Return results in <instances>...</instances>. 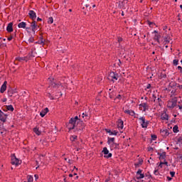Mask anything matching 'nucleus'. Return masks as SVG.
Instances as JSON below:
<instances>
[{
    "label": "nucleus",
    "instance_id": "obj_29",
    "mask_svg": "<svg viewBox=\"0 0 182 182\" xmlns=\"http://www.w3.org/2000/svg\"><path fill=\"white\" fill-rule=\"evenodd\" d=\"M6 109H7V110H10V112H14V106L11 105L6 106Z\"/></svg>",
    "mask_w": 182,
    "mask_h": 182
},
{
    "label": "nucleus",
    "instance_id": "obj_9",
    "mask_svg": "<svg viewBox=\"0 0 182 182\" xmlns=\"http://www.w3.org/2000/svg\"><path fill=\"white\" fill-rule=\"evenodd\" d=\"M8 117V115L4 113L2 111H0V120L1 122H3V123H5L6 122V118Z\"/></svg>",
    "mask_w": 182,
    "mask_h": 182
},
{
    "label": "nucleus",
    "instance_id": "obj_6",
    "mask_svg": "<svg viewBox=\"0 0 182 182\" xmlns=\"http://www.w3.org/2000/svg\"><path fill=\"white\" fill-rule=\"evenodd\" d=\"M21 163H22V161H19V159H18L16 156H13L11 157V164L14 166H19Z\"/></svg>",
    "mask_w": 182,
    "mask_h": 182
},
{
    "label": "nucleus",
    "instance_id": "obj_53",
    "mask_svg": "<svg viewBox=\"0 0 182 182\" xmlns=\"http://www.w3.org/2000/svg\"><path fill=\"white\" fill-rule=\"evenodd\" d=\"M41 21H42V18H39V17L37 18V21H38V22H41Z\"/></svg>",
    "mask_w": 182,
    "mask_h": 182
},
{
    "label": "nucleus",
    "instance_id": "obj_27",
    "mask_svg": "<svg viewBox=\"0 0 182 182\" xmlns=\"http://www.w3.org/2000/svg\"><path fill=\"white\" fill-rule=\"evenodd\" d=\"M136 178H137V180H140L141 178H144V174L139 173V175H136Z\"/></svg>",
    "mask_w": 182,
    "mask_h": 182
},
{
    "label": "nucleus",
    "instance_id": "obj_59",
    "mask_svg": "<svg viewBox=\"0 0 182 182\" xmlns=\"http://www.w3.org/2000/svg\"><path fill=\"white\" fill-rule=\"evenodd\" d=\"M2 102H6V98L3 99V100H2Z\"/></svg>",
    "mask_w": 182,
    "mask_h": 182
},
{
    "label": "nucleus",
    "instance_id": "obj_7",
    "mask_svg": "<svg viewBox=\"0 0 182 182\" xmlns=\"http://www.w3.org/2000/svg\"><path fill=\"white\" fill-rule=\"evenodd\" d=\"M102 153L105 154V159H110V157H112V153H109V150L107 147L103 148Z\"/></svg>",
    "mask_w": 182,
    "mask_h": 182
},
{
    "label": "nucleus",
    "instance_id": "obj_30",
    "mask_svg": "<svg viewBox=\"0 0 182 182\" xmlns=\"http://www.w3.org/2000/svg\"><path fill=\"white\" fill-rule=\"evenodd\" d=\"M48 23L52 24L53 23V17H49L48 19Z\"/></svg>",
    "mask_w": 182,
    "mask_h": 182
},
{
    "label": "nucleus",
    "instance_id": "obj_57",
    "mask_svg": "<svg viewBox=\"0 0 182 182\" xmlns=\"http://www.w3.org/2000/svg\"><path fill=\"white\" fill-rule=\"evenodd\" d=\"M164 164H165L166 166H168V163L167 161L163 162Z\"/></svg>",
    "mask_w": 182,
    "mask_h": 182
},
{
    "label": "nucleus",
    "instance_id": "obj_48",
    "mask_svg": "<svg viewBox=\"0 0 182 182\" xmlns=\"http://www.w3.org/2000/svg\"><path fill=\"white\" fill-rule=\"evenodd\" d=\"M154 149L152 147L148 148V151H153Z\"/></svg>",
    "mask_w": 182,
    "mask_h": 182
},
{
    "label": "nucleus",
    "instance_id": "obj_28",
    "mask_svg": "<svg viewBox=\"0 0 182 182\" xmlns=\"http://www.w3.org/2000/svg\"><path fill=\"white\" fill-rule=\"evenodd\" d=\"M173 133H178V127L177 125H175L173 128Z\"/></svg>",
    "mask_w": 182,
    "mask_h": 182
},
{
    "label": "nucleus",
    "instance_id": "obj_34",
    "mask_svg": "<svg viewBox=\"0 0 182 182\" xmlns=\"http://www.w3.org/2000/svg\"><path fill=\"white\" fill-rule=\"evenodd\" d=\"M51 85L53 86V87H60V85L56 84V83H55V82H53V83L51 84Z\"/></svg>",
    "mask_w": 182,
    "mask_h": 182
},
{
    "label": "nucleus",
    "instance_id": "obj_47",
    "mask_svg": "<svg viewBox=\"0 0 182 182\" xmlns=\"http://www.w3.org/2000/svg\"><path fill=\"white\" fill-rule=\"evenodd\" d=\"M167 180H168V181H171V180H173V178L170 176H167Z\"/></svg>",
    "mask_w": 182,
    "mask_h": 182
},
{
    "label": "nucleus",
    "instance_id": "obj_63",
    "mask_svg": "<svg viewBox=\"0 0 182 182\" xmlns=\"http://www.w3.org/2000/svg\"><path fill=\"white\" fill-rule=\"evenodd\" d=\"M166 43H168V41H167V40L165 41V45H166Z\"/></svg>",
    "mask_w": 182,
    "mask_h": 182
},
{
    "label": "nucleus",
    "instance_id": "obj_61",
    "mask_svg": "<svg viewBox=\"0 0 182 182\" xmlns=\"http://www.w3.org/2000/svg\"><path fill=\"white\" fill-rule=\"evenodd\" d=\"M119 60V66H120V65H122V61H120V60Z\"/></svg>",
    "mask_w": 182,
    "mask_h": 182
},
{
    "label": "nucleus",
    "instance_id": "obj_35",
    "mask_svg": "<svg viewBox=\"0 0 182 182\" xmlns=\"http://www.w3.org/2000/svg\"><path fill=\"white\" fill-rule=\"evenodd\" d=\"M77 139V136H72L70 137V140L71 141H75V140H76Z\"/></svg>",
    "mask_w": 182,
    "mask_h": 182
},
{
    "label": "nucleus",
    "instance_id": "obj_26",
    "mask_svg": "<svg viewBox=\"0 0 182 182\" xmlns=\"http://www.w3.org/2000/svg\"><path fill=\"white\" fill-rule=\"evenodd\" d=\"M107 143L108 144H112V143H114V138L108 137Z\"/></svg>",
    "mask_w": 182,
    "mask_h": 182
},
{
    "label": "nucleus",
    "instance_id": "obj_44",
    "mask_svg": "<svg viewBox=\"0 0 182 182\" xmlns=\"http://www.w3.org/2000/svg\"><path fill=\"white\" fill-rule=\"evenodd\" d=\"M113 96H114V93H109V97L110 99H113Z\"/></svg>",
    "mask_w": 182,
    "mask_h": 182
},
{
    "label": "nucleus",
    "instance_id": "obj_15",
    "mask_svg": "<svg viewBox=\"0 0 182 182\" xmlns=\"http://www.w3.org/2000/svg\"><path fill=\"white\" fill-rule=\"evenodd\" d=\"M48 112H49V109H48V107H46L43 111H41L40 112V116H41V117H45V116H46V113H48Z\"/></svg>",
    "mask_w": 182,
    "mask_h": 182
},
{
    "label": "nucleus",
    "instance_id": "obj_3",
    "mask_svg": "<svg viewBox=\"0 0 182 182\" xmlns=\"http://www.w3.org/2000/svg\"><path fill=\"white\" fill-rule=\"evenodd\" d=\"M85 127H86V125L81 120H79V122L76 123V126L75 127L77 130H83Z\"/></svg>",
    "mask_w": 182,
    "mask_h": 182
},
{
    "label": "nucleus",
    "instance_id": "obj_39",
    "mask_svg": "<svg viewBox=\"0 0 182 182\" xmlns=\"http://www.w3.org/2000/svg\"><path fill=\"white\" fill-rule=\"evenodd\" d=\"M157 139V136L156 135H151V139L152 140H156Z\"/></svg>",
    "mask_w": 182,
    "mask_h": 182
},
{
    "label": "nucleus",
    "instance_id": "obj_8",
    "mask_svg": "<svg viewBox=\"0 0 182 182\" xmlns=\"http://www.w3.org/2000/svg\"><path fill=\"white\" fill-rule=\"evenodd\" d=\"M38 27L39 26H38L36 21L35 20H33V22H31V28L32 29V32L35 33V31H37Z\"/></svg>",
    "mask_w": 182,
    "mask_h": 182
},
{
    "label": "nucleus",
    "instance_id": "obj_41",
    "mask_svg": "<svg viewBox=\"0 0 182 182\" xmlns=\"http://www.w3.org/2000/svg\"><path fill=\"white\" fill-rule=\"evenodd\" d=\"M141 169L138 170V171L136 172V176H139V174H141Z\"/></svg>",
    "mask_w": 182,
    "mask_h": 182
},
{
    "label": "nucleus",
    "instance_id": "obj_2",
    "mask_svg": "<svg viewBox=\"0 0 182 182\" xmlns=\"http://www.w3.org/2000/svg\"><path fill=\"white\" fill-rule=\"evenodd\" d=\"M140 121L139 123L143 129H147L149 126V121H146V118L144 117H141L138 118Z\"/></svg>",
    "mask_w": 182,
    "mask_h": 182
},
{
    "label": "nucleus",
    "instance_id": "obj_10",
    "mask_svg": "<svg viewBox=\"0 0 182 182\" xmlns=\"http://www.w3.org/2000/svg\"><path fill=\"white\" fill-rule=\"evenodd\" d=\"M28 15L32 21H35L36 19V13L33 11V10H30L28 11Z\"/></svg>",
    "mask_w": 182,
    "mask_h": 182
},
{
    "label": "nucleus",
    "instance_id": "obj_4",
    "mask_svg": "<svg viewBox=\"0 0 182 182\" xmlns=\"http://www.w3.org/2000/svg\"><path fill=\"white\" fill-rule=\"evenodd\" d=\"M177 106V100H171L168 102L167 107L169 109H174Z\"/></svg>",
    "mask_w": 182,
    "mask_h": 182
},
{
    "label": "nucleus",
    "instance_id": "obj_33",
    "mask_svg": "<svg viewBox=\"0 0 182 182\" xmlns=\"http://www.w3.org/2000/svg\"><path fill=\"white\" fill-rule=\"evenodd\" d=\"M39 43L42 44L43 43V45L45 44V39H43V38L40 37V41H38Z\"/></svg>",
    "mask_w": 182,
    "mask_h": 182
},
{
    "label": "nucleus",
    "instance_id": "obj_17",
    "mask_svg": "<svg viewBox=\"0 0 182 182\" xmlns=\"http://www.w3.org/2000/svg\"><path fill=\"white\" fill-rule=\"evenodd\" d=\"M26 58H27V61L31 60L32 58H35V54L33 53V51H31V53H29L28 55L26 56Z\"/></svg>",
    "mask_w": 182,
    "mask_h": 182
},
{
    "label": "nucleus",
    "instance_id": "obj_21",
    "mask_svg": "<svg viewBox=\"0 0 182 182\" xmlns=\"http://www.w3.org/2000/svg\"><path fill=\"white\" fill-rule=\"evenodd\" d=\"M124 113H127V114H129V116H134L135 113L134 111L133 110H129V109H126L124 111Z\"/></svg>",
    "mask_w": 182,
    "mask_h": 182
},
{
    "label": "nucleus",
    "instance_id": "obj_55",
    "mask_svg": "<svg viewBox=\"0 0 182 182\" xmlns=\"http://www.w3.org/2000/svg\"><path fill=\"white\" fill-rule=\"evenodd\" d=\"M178 107H179L180 110H181L182 112V105H178Z\"/></svg>",
    "mask_w": 182,
    "mask_h": 182
},
{
    "label": "nucleus",
    "instance_id": "obj_56",
    "mask_svg": "<svg viewBox=\"0 0 182 182\" xmlns=\"http://www.w3.org/2000/svg\"><path fill=\"white\" fill-rule=\"evenodd\" d=\"M28 42H30V43L33 42V38L29 39V40H28Z\"/></svg>",
    "mask_w": 182,
    "mask_h": 182
},
{
    "label": "nucleus",
    "instance_id": "obj_54",
    "mask_svg": "<svg viewBox=\"0 0 182 182\" xmlns=\"http://www.w3.org/2000/svg\"><path fill=\"white\" fill-rule=\"evenodd\" d=\"M178 70H180V72H181V70H182L181 66H178Z\"/></svg>",
    "mask_w": 182,
    "mask_h": 182
},
{
    "label": "nucleus",
    "instance_id": "obj_11",
    "mask_svg": "<svg viewBox=\"0 0 182 182\" xmlns=\"http://www.w3.org/2000/svg\"><path fill=\"white\" fill-rule=\"evenodd\" d=\"M14 26V23H9L6 27V31L7 32H14V28L12 27Z\"/></svg>",
    "mask_w": 182,
    "mask_h": 182
},
{
    "label": "nucleus",
    "instance_id": "obj_22",
    "mask_svg": "<svg viewBox=\"0 0 182 182\" xmlns=\"http://www.w3.org/2000/svg\"><path fill=\"white\" fill-rule=\"evenodd\" d=\"M18 28H23V29H25V28H26V23L25 22H21L18 24Z\"/></svg>",
    "mask_w": 182,
    "mask_h": 182
},
{
    "label": "nucleus",
    "instance_id": "obj_20",
    "mask_svg": "<svg viewBox=\"0 0 182 182\" xmlns=\"http://www.w3.org/2000/svg\"><path fill=\"white\" fill-rule=\"evenodd\" d=\"M161 119L162 120H168V114H167L166 112L161 114Z\"/></svg>",
    "mask_w": 182,
    "mask_h": 182
},
{
    "label": "nucleus",
    "instance_id": "obj_18",
    "mask_svg": "<svg viewBox=\"0 0 182 182\" xmlns=\"http://www.w3.org/2000/svg\"><path fill=\"white\" fill-rule=\"evenodd\" d=\"M16 60H18V62H22V61H25V62H28V58H26V56L25 57H18L16 58Z\"/></svg>",
    "mask_w": 182,
    "mask_h": 182
},
{
    "label": "nucleus",
    "instance_id": "obj_50",
    "mask_svg": "<svg viewBox=\"0 0 182 182\" xmlns=\"http://www.w3.org/2000/svg\"><path fill=\"white\" fill-rule=\"evenodd\" d=\"M151 87V85L148 84L146 86V89H150Z\"/></svg>",
    "mask_w": 182,
    "mask_h": 182
},
{
    "label": "nucleus",
    "instance_id": "obj_12",
    "mask_svg": "<svg viewBox=\"0 0 182 182\" xmlns=\"http://www.w3.org/2000/svg\"><path fill=\"white\" fill-rule=\"evenodd\" d=\"M6 85H8V82L4 81V84L1 85L0 89L1 93H4L5 90H6Z\"/></svg>",
    "mask_w": 182,
    "mask_h": 182
},
{
    "label": "nucleus",
    "instance_id": "obj_45",
    "mask_svg": "<svg viewBox=\"0 0 182 182\" xmlns=\"http://www.w3.org/2000/svg\"><path fill=\"white\" fill-rule=\"evenodd\" d=\"M143 161H139L138 164H135V166H139V164H142Z\"/></svg>",
    "mask_w": 182,
    "mask_h": 182
},
{
    "label": "nucleus",
    "instance_id": "obj_38",
    "mask_svg": "<svg viewBox=\"0 0 182 182\" xmlns=\"http://www.w3.org/2000/svg\"><path fill=\"white\" fill-rule=\"evenodd\" d=\"M178 143H181L182 144V136H179L178 138Z\"/></svg>",
    "mask_w": 182,
    "mask_h": 182
},
{
    "label": "nucleus",
    "instance_id": "obj_62",
    "mask_svg": "<svg viewBox=\"0 0 182 182\" xmlns=\"http://www.w3.org/2000/svg\"><path fill=\"white\" fill-rule=\"evenodd\" d=\"M69 177H73V174L70 173V174H69Z\"/></svg>",
    "mask_w": 182,
    "mask_h": 182
},
{
    "label": "nucleus",
    "instance_id": "obj_14",
    "mask_svg": "<svg viewBox=\"0 0 182 182\" xmlns=\"http://www.w3.org/2000/svg\"><path fill=\"white\" fill-rule=\"evenodd\" d=\"M15 93H16V90H12V88L9 89L8 95L10 97H12V96H14V95H15Z\"/></svg>",
    "mask_w": 182,
    "mask_h": 182
},
{
    "label": "nucleus",
    "instance_id": "obj_36",
    "mask_svg": "<svg viewBox=\"0 0 182 182\" xmlns=\"http://www.w3.org/2000/svg\"><path fill=\"white\" fill-rule=\"evenodd\" d=\"M173 63L174 66H177L178 65V60H173Z\"/></svg>",
    "mask_w": 182,
    "mask_h": 182
},
{
    "label": "nucleus",
    "instance_id": "obj_52",
    "mask_svg": "<svg viewBox=\"0 0 182 182\" xmlns=\"http://www.w3.org/2000/svg\"><path fill=\"white\" fill-rule=\"evenodd\" d=\"M163 164H164V163H163V162H161V163H160L159 167H161H161H163Z\"/></svg>",
    "mask_w": 182,
    "mask_h": 182
},
{
    "label": "nucleus",
    "instance_id": "obj_13",
    "mask_svg": "<svg viewBox=\"0 0 182 182\" xmlns=\"http://www.w3.org/2000/svg\"><path fill=\"white\" fill-rule=\"evenodd\" d=\"M139 107L144 108V112H146V110H149V105L146 102H142L139 105Z\"/></svg>",
    "mask_w": 182,
    "mask_h": 182
},
{
    "label": "nucleus",
    "instance_id": "obj_46",
    "mask_svg": "<svg viewBox=\"0 0 182 182\" xmlns=\"http://www.w3.org/2000/svg\"><path fill=\"white\" fill-rule=\"evenodd\" d=\"M121 97H122V95H118L117 97L115 98V100H116L117 99H118L119 100H120V98H121Z\"/></svg>",
    "mask_w": 182,
    "mask_h": 182
},
{
    "label": "nucleus",
    "instance_id": "obj_32",
    "mask_svg": "<svg viewBox=\"0 0 182 182\" xmlns=\"http://www.w3.org/2000/svg\"><path fill=\"white\" fill-rule=\"evenodd\" d=\"M27 180H28V182H32L33 181V177H32L31 176H27Z\"/></svg>",
    "mask_w": 182,
    "mask_h": 182
},
{
    "label": "nucleus",
    "instance_id": "obj_37",
    "mask_svg": "<svg viewBox=\"0 0 182 182\" xmlns=\"http://www.w3.org/2000/svg\"><path fill=\"white\" fill-rule=\"evenodd\" d=\"M162 133L164 134V136H168V132L167 130H164Z\"/></svg>",
    "mask_w": 182,
    "mask_h": 182
},
{
    "label": "nucleus",
    "instance_id": "obj_43",
    "mask_svg": "<svg viewBox=\"0 0 182 182\" xmlns=\"http://www.w3.org/2000/svg\"><path fill=\"white\" fill-rule=\"evenodd\" d=\"M105 132H106L107 133H109V134H110V133L112 132V131H111L110 129H105Z\"/></svg>",
    "mask_w": 182,
    "mask_h": 182
},
{
    "label": "nucleus",
    "instance_id": "obj_40",
    "mask_svg": "<svg viewBox=\"0 0 182 182\" xmlns=\"http://www.w3.org/2000/svg\"><path fill=\"white\" fill-rule=\"evenodd\" d=\"M170 174H171V177H174V176L176 175V172H174V171H171V172H170Z\"/></svg>",
    "mask_w": 182,
    "mask_h": 182
},
{
    "label": "nucleus",
    "instance_id": "obj_25",
    "mask_svg": "<svg viewBox=\"0 0 182 182\" xmlns=\"http://www.w3.org/2000/svg\"><path fill=\"white\" fill-rule=\"evenodd\" d=\"M161 38V36L159 34H156L154 37V41H156L157 42H159V39Z\"/></svg>",
    "mask_w": 182,
    "mask_h": 182
},
{
    "label": "nucleus",
    "instance_id": "obj_51",
    "mask_svg": "<svg viewBox=\"0 0 182 182\" xmlns=\"http://www.w3.org/2000/svg\"><path fill=\"white\" fill-rule=\"evenodd\" d=\"M123 41V38H118V42H122Z\"/></svg>",
    "mask_w": 182,
    "mask_h": 182
},
{
    "label": "nucleus",
    "instance_id": "obj_19",
    "mask_svg": "<svg viewBox=\"0 0 182 182\" xmlns=\"http://www.w3.org/2000/svg\"><path fill=\"white\" fill-rule=\"evenodd\" d=\"M159 160H164L166 161V152H163L161 154H159Z\"/></svg>",
    "mask_w": 182,
    "mask_h": 182
},
{
    "label": "nucleus",
    "instance_id": "obj_24",
    "mask_svg": "<svg viewBox=\"0 0 182 182\" xmlns=\"http://www.w3.org/2000/svg\"><path fill=\"white\" fill-rule=\"evenodd\" d=\"M33 132H34V133H36V134H37V136H41V131H39V129L34 128Z\"/></svg>",
    "mask_w": 182,
    "mask_h": 182
},
{
    "label": "nucleus",
    "instance_id": "obj_64",
    "mask_svg": "<svg viewBox=\"0 0 182 182\" xmlns=\"http://www.w3.org/2000/svg\"><path fill=\"white\" fill-rule=\"evenodd\" d=\"M157 100H158V102H160V101H161V99L157 98Z\"/></svg>",
    "mask_w": 182,
    "mask_h": 182
},
{
    "label": "nucleus",
    "instance_id": "obj_23",
    "mask_svg": "<svg viewBox=\"0 0 182 182\" xmlns=\"http://www.w3.org/2000/svg\"><path fill=\"white\" fill-rule=\"evenodd\" d=\"M82 119H85V120H87L89 119V114L87 112H83L82 114Z\"/></svg>",
    "mask_w": 182,
    "mask_h": 182
},
{
    "label": "nucleus",
    "instance_id": "obj_58",
    "mask_svg": "<svg viewBox=\"0 0 182 182\" xmlns=\"http://www.w3.org/2000/svg\"><path fill=\"white\" fill-rule=\"evenodd\" d=\"M7 39L8 41H12V37H9Z\"/></svg>",
    "mask_w": 182,
    "mask_h": 182
},
{
    "label": "nucleus",
    "instance_id": "obj_60",
    "mask_svg": "<svg viewBox=\"0 0 182 182\" xmlns=\"http://www.w3.org/2000/svg\"><path fill=\"white\" fill-rule=\"evenodd\" d=\"M34 177H35L36 180H37V178H38V175H35Z\"/></svg>",
    "mask_w": 182,
    "mask_h": 182
},
{
    "label": "nucleus",
    "instance_id": "obj_16",
    "mask_svg": "<svg viewBox=\"0 0 182 182\" xmlns=\"http://www.w3.org/2000/svg\"><path fill=\"white\" fill-rule=\"evenodd\" d=\"M117 127H118V129H123V127H124V125H123V120H122V119H118V122H117Z\"/></svg>",
    "mask_w": 182,
    "mask_h": 182
},
{
    "label": "nucleus",
    "instance_id": "obj_1",
    "mask_svg": "<svg viewBox=\"0 0 182 182\" xmlns=\"http://www.w3.org/2000/svg\"><path fill=\"white\" fill-rule=\"evenodd\" d=\"M80 120L77 116L75 117L74 118H71L69 121L70 124H72V127H70V130H73L75 127H76V124L77 122Z\"/></svg>",
    "mask_w": 182,
    "mask_h": 182
},
{
    "label": "nucleus",
    "instance_id": "obj_5",
    "mask_svg": "<svg viewBox=\"0 0 182 182\" xmlns=\"http://www.w3.org/2000/svg\"><path fill=\"white\" fill-rule=\"evenodd\" d=\"M109 79L112 80V82H114V80H117V79H119V75L114 72H112L109 73Z\"/></svg>",
    "mask_w": 182,
    "mask_h": 182
},
{
    "label": "nucleus",
    "instance_id": "obj_42",
    "mask_svg": "<svg viewBox=\"0 0 182 182\" xmlns=\"http://www.w3.org/2000/svg\"><path fill=\"white\" fill-rule=\"evenodd\" d=\"M154 173L155 176H159V170H155Z\"/></svg>",
    "mask_w": 182,
    "mask_h": 182
},
{
    "label": "nucleus",
    "instance_id": "obj_31",
    "mask_svg": "<svg viewBox=\"0 0 182 182\" xmlns=\"http://www.w3.org/2000/svg\"><path fill=\"white\" fill-rule=\"evenodd\" d=\"M117 131L114 130L113 132H111V133L109 134V136H117Z\"/></svg>",
    "mask_w": 182,
    "mask_h": 182
},
{
    "label": "nucleus",
    "instance_id": "obj_49",
    "mask_svg": "<svg viewBox=\"0 0 182 182\" xmlns=\"http://www.w3.org/2000/svg\"><path fill=\"white\" fill-rule=\"evenodd\" d=\"M177 87H178V89H179L180 90H181V89H182V85H177Z\"/></svg>",
    "mask_w": 182,
    "mask_h": 182
}]
</instances>
